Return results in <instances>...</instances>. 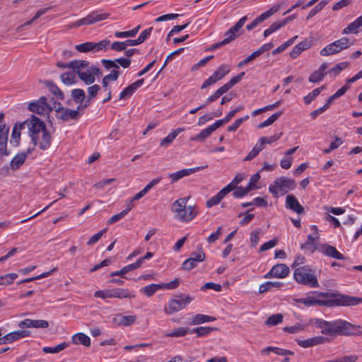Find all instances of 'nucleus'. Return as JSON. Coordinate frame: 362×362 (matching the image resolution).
<instances>
[{"mask_svg": "<svg viewBox=\"0 0 362 362\" xmlns=\"http://www.w3.org/2000/svg\"><path fill=\"white\" fill-rule=\"evenodd\" d=\"M192 300L193 298L189 295L182 293L176 295L175 298H172L168 301V306L164 308V312L168 315H172L184 309Z\"/></svg>", "mask_w": 362, "mask_h": 362, "instance_id": "5", "label": "nucleus"}, {"mask_svg": "<svg viewBox=\"0 0 362 362\" xmlns=\"http://www.w3.org/2000/svg\"><path fill=\"white\" fill-rule=\"evenodd\" d=\"M189 197L180 198L175 200L171 206V210L176 214L182 212V209L186 206L187 202Z\"/></svg>", "mask_w": 362, "mask_h": 362, "instance_id": "28", "label": "nucleus"}, {"mask_svg": "<svg viewBox=\"0 0 362 362\" xmlns=\"http://www.w3.org/2000/svg\"><path fill=\"white\" fill-rule=\"evenodd\" d=\"M141 26L138 25L134 29L128 31H117L115 33V36L116 37L124 38V37H134L139 32Z\"/></svg>", "mask_w": 362, "mask_h": 362, "instance_id": "37", "label": "nucleus"}, {"mask_svg": "<svg viewBox=\"0 0 362 362\" xmlns=\"http://www.w3.org/2000/svg\"><path fill=\"white\" fill-rule=\"evenodd\" d=\"M101 62L106 69H114L117 70L119 68L116 59L114 61L110 59H102Z\"/></svg>", "mask_w": 362, "mask_h": 362, "instance_id": "60", "label": "nucleus"}, {"mask_svg": "<svg viewBox=\"0 0 362 362\" xmlns=\"http://www.w3.org/2000/svg\"><path fill=\"white\" fill-rule=\"evenodd\" d=\"M197 214V211L194 206H185L182 212L175 215V218L182 222H187L192 220Z\"/></svg>", "mask_w": 362, "mask_h": 362, "instance_id": "15", "label": "nucleus"}, {"mask_svg": "<svg viewBox=\"0 0 362 362\" xmlns=\"http://www.w3.org/2000/svg\"><path fill=\"white\" fill-rule=\"evenodd\" d=\"M230 72V68L228 65H221L213 74L216 78L219 81L222 79L226 74Z\"/></svg>", "mask_w": 362, "mask_h": 362, "instance_id": "49", "label": "nucleus"}, {"mask_svg": "<svg viewBox=\"0 0 362 362\" xmlns=\"http://www.w3.org/2000/svg\"><path fill=\"white\" fill-rule=\"evenodd\" d=\"M310 272L311 269L309 266L296 268L293 274L294 279L299 284L312 288H317L319 287L317 279Z\"/></svg>", "mask_w": 362, "mask_h": 362, "instance_id": "4", "label": "nucleus"}, {"mask_svg": "<svg viewBox=\"0 0 362 362\" xmlns=\"http://www.w3.org/2000/svg\"><path fill=\"white\" fill-rule=\"evenodd\" d=\"M305 327V325H303L302 324L296 323L293 326L284 327L283 330L286 332H288L291 334H296L303 331Z\"/></svg>", "mask_w": 362, "mask_h": 362, "instance_id": "53", "label": "nucleus"}, {"mask_svg": "<svg viewBox=\"0 0 362 362\" xmlns=\"http://www.w3.org/2000/svg\"><path fill=\"white\" fill-rule=\"evenodd\" d=\"M262 150L261 145L258 143L254 146L252 150L247 154V156L244 158L245 161L251 160L254 158H255L259 153Z\"/></svg>", "mask_w": 362, "mask_h": 362, "instance_id": "57", "label": "nucleus"}, {"mask_svg": "<svg viewBox=\"0 0 362 362\" xmlns=\"http://www.w3.org/2000/svg\"><path fill=\"white\" fill-rule=\"evenodd\" d=\"M110 43V42L108 40H103L98 42H94L95 52H98L103 49L106 50Z\"/></svg>", "mask_w": 362, "mask_h": 362, "instance_id": "61", "label": "nucleus"}, {"mask_svg": "<svg viewBox=\"0 0 362 362\" xmlns=\"http://www.w3.org/2000/svg\"><path fill=\"white\" fill-rule=\"evenodd\" d=\"M107 229L105 228L103 230H101L98 233H95L93 236L90 237V238L87 242L88 245H92L96 243L103 236V235L106 232Z\"/></svg>", "mask_w": 362, "mask_h": 362, "instance_id": "63", "label": "nucleus"}, {"mask_svg": "<svg viewBox=\"0 0 362 362\" xmlns=\"http://www.w3.org/2000/svg\"><path fill=\"white\" fill-rule=\"evenodd\" d=\"M327 4V1L325 0L320 1L310 11L308 15L306 16V20L308 21L313 16H315L318 12L323 9V8L326 6Z\"/></svg>", "mask_w": 362, "mask_h": 362, "instance_id": "48", "label": "nucleus"}, {"mask_svg": "<svg viewBox=\"0 0 362 362\" xmlns=\"http://www.w3.org/2000/svg\"><path fill=\"white\" fill-rule=\"evenodd\" d=\"M300 247L302 250L313 253L317 250V247L315 245V238L312 235H308L306 243L302 244Z\"/></svg>", "mask_w": 362, "mask_h": 362, "instance_id": "33", "label": "nucleus"}, {"mask_svg": "<svg viewBox=\"0 0 362 362\" xmlns=\"http://www.w3.org/2000/svg\"><path fill=\"white\" fill-rule=\"evenodd\" d=\"M136 317L135 315H123L121 314L117 315L115 317V321L118 325L129 326L135 322Z\"/></svg>", "mask_w": 362, "mask_h": 362, "instance_id": "23", "label": "nucleus"}, {"mask_svg": "<svg viewBox=\"0 0 362 362\" xmlns=\"http://www.w3.org/2000/svg\"><path fill=\"white\" fill-rule=\"evenodd\" d=\"M281 111L274 113L267 120L259 123L257 127L259 129H262L272 124L276 120H277L281 117Z\"/></svg>", "mask_w": 362, "mask_h": 362, "instance_id": "40", "label": "nucleus"}, {"mask_svg": "<svg viewBox=\"0 0 362 362\" xmlns=\"http://www.w3.org/2000/svg\"><path fill=\"white\" fill-rule=\"evenodd\" d=\"M212 132H213V131L211 130V129L209 126L206 129L202 130L200 132V133H199L196 136L192 137L191 140L193 141H200V142H202L206 138H208L211 134Z\"/></svg>", "mask_w": 362, "mask_h": 362, "instance_id": "36", "label": "nucleus"}, {"mask_svg": "<svg viewBox=\"0 0 362 362\" xmlns=\"http://www.w3.org/2000/svg\"><path fill=\"white\" fill-rule=\"evenodd\" d=\"M100 90V86L99 85L95 84L92 86L88 88V99L91 100L93 98L96 96L98 91Z\"/></svg>", "mask_w": 362, "mask_h": 362, "instance_id": "64", "label": "nucleus"}, {"mask_svg": "<svg viewBox=\"0 0 362 362\" xmlns=\"http://www.w3.org/2000/svg\"><path fill=\"white\" fill-rule=\"evenodd\" d=\"M311 45H312L311 42L308 41V40H304V41L299 42L291 51L290 57L292 59L297 58L302 52L309 49L311 47Z\"/></svg>", "mask_w": 362, "mask_h": 362, "instance_id": "20", "label": "nucleus"}, {"mask_svg": "<svg viewBox=\"0 0 362 362\" xmlns=\"http://www.w3.org/2000/svg\"><path fill=\"white\" fill-rule=\"evenodd\" d=\"M28 109L40 115H45L52 111V104L45 96H41L38 100L31 102Z\"/></svg>", "mask_w": 362, "mask_h": 362, "instance_id": "8", "label": "nucleus"}, {"mask_svg": "<svg viewBox=\"0 0 362 362\" xmlns=\"http://www.w3.org/2000/svg\"><path fill=\"white\" fill-rule=\"evenodd\" d=\"M95 298L102 299L117 298H134L135 295L127 288H115L113 289L100 290L94 293Z\"/></svg>", "mask_w": 362, "mask_h": 362, "instance_id": "6", "label": "nucleus"}, {"mask_svg": "<svg viewBox=\"0 0 362 362\" xmlns=\"http://www.w3.org/2000/svg\"><path fill=\"white\" fill-rule=\"evenodd\" d=\"M249 116L245 115L243 117L239 118L236 119L231 125L228 127V132H235L238 128L241 125V124L248 119Z\"/></svg>", "mask_w": 362, "mask_h": 362, "instance_id": "59", "label": "nucleus"}, {"mask_svg": "<svg viewBox=\"0 0 362 362\" xmlns=\"http://www.w3.org/2000/svg\"><path fill=\"white\" fill-rule=\"evenodd\" d=\"M27 158V153H21L15 156L11 160L10 165L11 168L16 170L23 164Z\"/></svg>", "mask_w": 362, "mask_h": 362, "instance_id": "27", "label": "nucleus"}, {"mask_svg": "<svg viewBox=\"0 0 362 362\" xmlns=\"http://www.w3.org/2000/svg\"><path fill=\"white\" fill-rule=\"evenodd\" d=\"M62 81L65 85H72L75 83V74L72 72H66L60 76Z\"/></svg>", "mask_w": 362, "mask_h": 362, "instance_id": "51", "label": "nucleus"}, {"mask_svg": "<svg viewBox=\"0 0 362 362\" xmlns=\"http://www.w3.org/2000/svg\"><path fill=\"white\" fill-rule=\"evenodd\" d=\"M205 254L202 250V245L199 246V251L197 253H193L192 257L186 259L182 264L183 269L189 271L196 267L198 263L203 262L205 259Z\"/></svg>", "mask_w": 362, "mask_h": 362, "instance_id": "11", "label": "nucleus"}, {"mask_svg": "<svg viewBox=\"0 0 362 362\" xmlns=\"http://www.w3.org/2000/svg\"><path fill=\"white\" fill-rule=\"evenodd\" d=\"M68 346H69L68 343L62 342L54 347L45 346L42 349V351L44 353H46V354H57V353H59V352L62 351V350L65 349Z\"/></svg>", "mask_w": 362, "mask_h": 362, "instance_id": "34", "label": "nucleus"}, {"mask_svg": "<svg viewBox=\"0 0 362 362\" xmlns=\"http://www.w3.org/2000/svg\"><path fill=\"white\" fill-rule=\"evenodd\" d=\"M324 76L325 75L316 70L309 76L308 81L310 83H318L323 79Z\"/></svg>", "mask_w": 362, "mask_h": 362, "instance_id": "62", "label": "nucleus"}, {"mask_svg": "<svg viewBox=\"0 0 362 362\" xmlns=\"http://www.w3.org/2000/svg\"><path fill=\"white\" fill-rule=\"evenodd\" d=\"M217 330V328L211 327H198L189 331L190 333H196L198 337H204L209 334L211 332Z\"/></svg>", "mask_w": 362, "mask_h": 362, "instance_id": "32", "label": "nucleus"}, {"mask_svg": "<svg viewBox=\"0 0 362 362\" xmlns=\"http://www.w3.org/2000/svg\"><path fill=\"white\" fill-rule=\"evenodd\" d=\"M214 320H216V318L214 317L203 314H197L194 316L192 323L193 325H199L206 322H213Z\"/></svg>", "mask_w": 362, "mask_h": 362, "instance_id": "35", "label": "nucleus"}, {"mask_svg": "<svg viewBox=\"0 0 362 362\" xmlns=\"http://www.w3.org/2000/svg\"><path fill=\"white\" fill-rule=\"evenodd\" d=\"M349 88V86L348 85H344L341 88H339L334 94L329 96L327 99L328 103L331 105V103L335 99L341 97L343 95L347 90Z\"/></svg>", "mask_w": 362, "mask_h": 362, "instance_id": "55", "label": "nucleus"}, {"mask_svg": "<svg viewBox=\"0 0 362 362\" xmlns=\"http://www.w3.org/2000/svg\"><path fill=\"white\" fill-rule=\"evenodd\" d=\"M280 8V5H275L267 11L262 13L261 15H259L258 17L256 18L257 21L259 22V23L263 22L270 16H272L273 14L276 13Z\"/></svg>", "mask_w": 362, "mask_h": 362, "instance_id": "31", "label": "nucleus"}, {"mask_svg": "<svg viewBox=\"0 0 362 362\" xmlns=\"http://www.w3.org/2000/svg\"><path fill=\"white\" fill-rule=\"evenodd\" d=\"M134 267L132 265V264H128L125 267H124L122 269L119 271H116L114 272H112L110 276H120L121 277H124V275L127 274L128 272L134 270Z\"/></svg>", "mask_w": 362, "mask_h": 362, "instance_id": "56", "label": "nucleus"}, {"mask_svg": "<svg viewBox=\"0 0 362 362\" xmlns=\"http://www.w3.org/2000/svg\"><path fill=\"white\" fill-rule=\"evenodd\" d=\"M352 45H354V40H351L347 37H341L327 45L320 51V54L322 56H329L337 54L341 50L349 48Z\"/></svg>", "mask_w": 362, "mask_h": 362, "instance_id": "7", "label": "nucleus"}, {"mask_svg": "<svg viewBox=\"0 0 362 362\" xmlns=\"http://www.w3.org/2000/svg\"><path fill=\"white\" fill-rule=\"evenodd\" d=\"M325 88V86H322L320 88L314 89L312 92H310L303 98L304 103L307 105L310 104L313 100H314L316 98L317 96L320 95L321 91L323 90Z\"/></svg>", "mask_w": 362, "mask_h": 362, "instance_id": "39", "label": "nucleus"}, {"mask_svg": "<svg viewBox=\"0 0 362 362\" xmlns=\"http://www.w3.org/2000/svg\"><path fill=\"white\" fill-rule=\"evenodd\" d=\"M18 277L15 273H10L0 276V285H9Z\"/></svg>", "mask_w": 362, "mask_h": 362, "instance_id": "50", "label": "nucleus"}, {"mask_svg": "<svg viewBox=\"0 0 362 362\" xmlns=\"http://www.w3.org/2000/svg\"><path fill=\"white\" fill-rule=\"evenodd\" d=\"M274 278H285L289 274V268L284 264H277L272 267Z\"/></svg>", "mask_w": 362, "mask_h": 362, "instance_id": "22", "label": "nucleus"}, {"mask_svg": "<svg viewBox=\"0 0 362 362\" xmlns=\"http://www.w3.org/2000/svg\"><path fill=\"white\" fill-rule=\"evenodd\" d=\"M319 251L325 255L332 257L336 259H344V256L340 253L334 247L328 245L322 244L319 247Z\"/></svg>", "mask_w": 362, "mask_h": 362, "instance_id": "16", "label": "nucleus"}, {"mask_svg": "<svg viewBox=\"0 0 362 362\" xmlns=\"http://www.w3.org/2000/svg\"><path fill=\"white\" fill-rule=\"evenodd\" d=\"M349 63L347 62H343L337 64L334 67L329 70V73H333L334 76L338 75L342 70L345 69Z\"/></svg>", "mask_w": 362, "mask_h": 362, "instance_id": "58", "label": "nucleus"}, {"mask_svg": "<svg viewBox=\"0 0 362 362\" xmlns=\"http://www.w3.org/2000/svg\"><path fill=\"white\" fill-rule=\"evenodd\" d=\"M296 187V183L294 180L281 177L275 180L273 184L269 187V191L274 197L279 195H284L289 191L293 190Z\"/></svg>", "mask_w": 362, "mask_h": 362, "instance_id": "3", "label": "nucleus"}, {"mask_svg": "<svg viewBox=\"0 0 362 362\" xmlns=\"http://www.w3.org/2000/svg\"><path fill=\"white\" fill-rule=\"evenodd\" d=\"M315 295L305 298L296 299V302L307 307L316 305L326 307L355 306L362 303V298L341 293L329 292H315Z\"/></svg>", "mask_w": 362, "mask_h": 362, "instance_id": "2", "label": "nucleus"}, {"mask_svg": "<svg viewBox=\"0 0 362 362\" xmlns=\"http://www.w3.org/2000/svg\"><path fill=\"white\" fill-rule=\"evenodd\" d=\"M60 109L56 110L55 116L58 119L65 122L70 119L77 120L80 117V113L78 110H71L65 107L61 109L62 111H59Z\"/></svg>", "mask_w": 362, "mask_h": 362, "instance_id": "14", "label": "nucleus"}, {"mask_svg": "<svg viewBox=\"0 0 362 362\" xmlns=\"http://www.w3.org/2000/svg\"><path fill=\"white\" fill-rule=\"evenodd\" d=\"M31 139L35 146L37 145L39 134L43 130H46L45 124L38 117L33 115L31 120L28 124Z\"/></svg>", "mask_w": 362, "mask_h": 362, "instance_id": "9", "label": "nucleus"}, {"mask_svg": "<svg viewBox=\"0 0 362 362\" xmlns=\"http://www.w3.org/2000/svg\"><path fill=\"white\" fill-rule=\"evenodd\" d=\"M47 86L49 88V90L51 93H52L57 99L63 100L64 98V95L63 92L58 88V86L51 81L46 82Z\"/></svg>", "mask_w": 362, "mask_h": 362, "instance_id": "41", "label": "nucleus"}, {"mask_svg": "<svg viewBox=\"0 0 362 362\" xmlns=\"http://www.w3.org/2000/svg\"><path fill=\"white\" fill-rule=\"evenodd\" d=\"M8 132L9 128H6L5 132L0 134V158L10 155V151L7 149Z\"/></svg>", "mask_w": 362, "mask_h": 362, "instance_id": "21", "label": "nucleus"}, {"mask_svg": "<svg viewBox=\"0 0 362 362\" xmlns=\"http://www.w3.org/2000/svg\"><path fill=\"white\" fill-rule=\"evenodd\" d=\"M308 325L320 329L325 336H317L305 340H298L297 344L303 348L330 343V337L337 336L362 337V326L352 324L345 320L338 319L327 321L321 318H311Z\"/></svg>", "mask_w": 362, "mask_h": 362, "instance_id": "1", "label": "nucleus"}, {"mask_svg": "<svg viewBox=\"0 0 362 362\" xmlns=\"http://www.w3.org/2000/svg\"><path fill=\"white\" fill-rule=\"evenodd\" d=\"M144 78L139 79L134 83L129 85L126 87L119 94V100H125L129 97H131L133 93L141 87L144 83Z\"/></svg>", "mask_w": 362, "mask_h": 362, "instance_id": "17", "label": "nucleus"}, {"mask_svg": "<svg viewBox=\"0 0 362 362\" xmlns=\"http://www.w3.org/2000/svg\"><path fill=\"white\" fill-rule=\"evenodd\" d=\"M72 342L75 344H82L85 346H89L90 345V337L83 333H77L72 337Z\"/></svg>", "mask_w": 362, "mask_h": 362, "instance_id": "26", "label": "nucleus"}, {"mask_svg": "<svg viewBox=\"0 0 362 362\" xmlns=\"http://www.w3.org/2000/svg\"><path fill=\"white\" fill-rule=\"evenodd\" d=\"M24 123L20 124L19 125L16 124L13 128L10 142L15 146L19 144L21 140V129L24 128Z\"/></svg>", "mask_w": 362, "mask_h": 362, "instance_id": "24", "label": "nucleus"}, {"mask_svg": "<svg viewBox=\"0 0 362 362\" xmlns=\"http://www.w3.org/2000/svg\"><path fill=\"white\" fill-rule=\"evenodd\" d=\"M75 49L79 52H95L94 42H86L77 45Z\"/></svg>", "mask_w": 362, "mask_h": 362, "instance_id": "44", "label": "nucleus"}, {"mask_svg": "<svg viewBox=\"0 0 362 362\" xmlns=\"http://www.w3.org/2000/svg\"><path fill=\"white\" fill-rule=\"evenodd\" d=\"M162 288L161 284H151L143 287L140 291L148 297L152 296L158 289Z\"/></svg>", "mask_w": 362, "mask_h": 362, "instance_id": "30", "label": "nucleus"}, {"mask_svg": "<svg viewBox=\"0 0 362 362\" xmlns=\"http://www.w3.org/2000/svg\"><path fill=\"white\" fill-rule=\"evenodd\" d=\"M226 197V194L223 193L221 189L214 197L210 198L206 202V206L211 208L214 206L218 204L221 201Z\"/></svg>", "mask_w": 362, "mask_h": 362, "instance_id": "38", "label": "nucleus"}, {"mask_svg": "<svg viewBox=\"0 0 362 362\" xmlns=\"http://www.w3.org/2000/svg\"><path fill=\"white\" fill-rule=\"evenodd\" d=\"M71 97L76 103H81L86 98V94L83 89L76 88L72 90Z\"/></svg>", "mask_w": 362, "mask_h": 362, "instance_id": "45", "label": "nucleus"}, {"mask_svg": "<svg viewBox=\"0 0 362 362\" xmlns=\"http://www.w3.org/2000/svg\"><path fill=\"white\" fill-rule=\"evenodd\" d=\"M282 133H279V134H274L272 136H269V137H267V136H264V137H261L259 139V141H258V144L259 145H261V147L262 148V149L264 148V145L265 144H270L277 140H279L281 136H282Z\"/></svg>", "mask_w": 362, "mask_h": 362, "instance_id": "42", "label": "nucleus"}, {"mask_svg": "<svg viewBox=\"0 0 362 362\" xmlns=\"http://www.w3.org/2000/svg\"><path fill=\"white\" fill-rule=\"evenodd\" d=\"M52 136L49 132L46 129L43 130L39 134L37 145L42 150H47L51 144Z\"/></svg>", "mask_w": 362, "mask_h": 362, "instance_id": "19", "label": "nucleus"}, {"mask_svg": "<svg viewBox=\"0 0 362 362\" xmlns=\"http://www.w3.org/2000/svg\"><path fill=\"white\" fill-rule=\"evenodd\" d=\"M89 62L86 60H74L70 62V65L72 66L74 71L77 73L78 70L86 69L88 66Z\"/></svg>", "mask_w": 362, "mask_h": 362, "instance_id": "47", "label": "nucleus"}, {"mask_svg": "<svg viewBox=\"0 0 362 362\" xmlns=\"http://www.w3.org/2000/svg\"><path fill=\"white\" fill-rule=\"evenodd\" d=\"M110 13H102L99 10H95L90 12L86 17L78 20L74 24L75 27H80L82 25H89L95 23L103 21L108 18Z\"/></svg>", "mask_w": 362, "mask_h": 362, "instance_id": "10", "label": "nucleus"}, {"mask_svg": "<svg viewBox=\"0 0 362 362\" xmlns=\"http://www.w3.org/2000/svg\"><path fill=\"white\" fill-rule=\"evenodd\" d=\"M207 168V165L205 166H199L192 168L182 169L179 171H177L173 173L168 174V177L171 179V183H175L177 182L181 178L188 176L192 173L198 172L199 170H202Z\"/></svg>", "mask_w": 362, "mask_h": 362, "instance_id": "13", "label": "nucleus"}, {"mask_svg": "<svg viewBox=\"0 0 362 362\" xmlns=\"http://www.w3.org/2000/svg\"><path fill=\"white\" fill-rule=\"evenodd\" d=\"M247 21V16L242 17L233 26H232L225 34L226 37L225 40H227L228 44L240 36L243 32L240 30Z\"/></svg>", "mask_w": 362, "mask_h": 362, "instance_id": "12", "label": "nucleus"}, {"mask_svg": "<svg viewBox=\"0 0 362 362\" xmlns=\"http://www.w3.org/2000/svg\"><path fill=\"white\" fill-rule=\"evenodd\" d=\"M273 352L279 356H293L294 353L290 350L281 349L275 346H267L262 350V354H269Z\"/></svg>", "mask_w": 362, "mask_h": 362, "instance_id": "25", "label": "nucleus"}, {"mask_svg": "<svg viewBox=\"0 0 362 362\" xmlns=\"http://www.w3.org/2000/svg\"><path fill=\"white\" fill-rule=\"evenodd\" d=\"M189 329L188 327H178L177 329H173L171 332H169L165 334L167 337H180L186 335L189 332Z\"/></svg>", "mask_w": 362, "mask_h": 362, "instance_id": "46", "label": "nucleus"}, {"mask_svg": "<svg viewBox=\"0 0 362 362\" xmlns=\"http://www.w3.org/2000/svg\"><path fill=\"white\" fill-rule=\"evenodd\" d=\"M261 233L262 230L260 228H257L250 233V240L251 243L252 247H255L257 245L259 240V235L261 234Z\"/></svg>", "mask_w": 362, "mask_h": 362, "instance_id": "54", "label": "nucleus"}, {"mask_svg": "<svg viewBox=\"0 0 362 362\" xmlns=\"http://www.w3.org/2000/svg\"><path fill=\"white\" fill-rule=\"evenodd\" d=\"M284 315L281 313L274 314L269 316L265 321V325L268 326H275L283 321Z\"/></svg>", "mask_w": 362, "mask_h": 362, "instance_id": "43", "label": "nucleus"}, {"mask_svg": "<svg viewBox=\"0 0 362 362\" xmlns=\"http://www.w3.org/2000/svg\"><path fill=\"white\" fill-rule=\"evenodd\" d=\"M286 207L295 211L298 214L304 212V207L300 204L296 197L293 194L287 195L286 198Z\"/></svg>", "mask_w": 362, "mask_h": 362, "instance_id": "18", "label": "nucleus"}, {"mask_svg": "<svg viewBox=\"0 0 362 362\" xmlns=\"http://www.w3.org/2000/svg\"><path fill=\"white\" fill-rule=\"evenodd\" d=\"M77 74L80 79L82 80L87 85L93 83L95 80V76H93V74H91L88 69H87L86 71L78 70Z\"/></svg>", "mask_w": 362, "mask_h": 362, "instance_id": "29", "label": "nucleus"}, {"mask_svg": "<svg viewBox=\"0 0 362 362\" xmlns=\"http://www.w3.org/2000/svg\"><path fill=\"white\" fill-rule=\"evenodd\" d=\"M284 27L281 21H276V22H274L273 23L269 28L266 29L264 31V36L265 37H268L269 35H270L271 34H272L273 33L277 31L278 30H279L281 28Z\"/></svg>", "mask_w": 362, "mask_h": 362, "instance_id": "52", "label": "nucleus"}]
</instances>
